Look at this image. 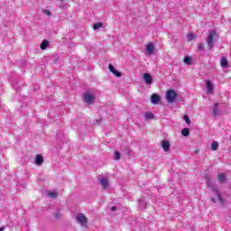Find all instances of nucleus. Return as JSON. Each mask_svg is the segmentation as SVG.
I'll return each instance as SVG.
<instances>
[{"mask_svg": "<svg viewBox=\"0 0 231 231\" xmlns=\"http://www.w3.org/2000/svg\"><path fill=\"white\" fill-rule=\"evenodd\" d=\"M217 37V32H216L215 30H211L208 32V37L206 39V42H207L209 50H214Z\"/></svg>", "mask_w": 231, "mask_h": 231, "instance_id": "nucleus-1", "label": "nucleus"}, {"mask_svg": "<svg viewBox=\"0 0 231 231\" xmlns=\"http://www.w3.org/2000/svg\"><path fill=\"white\" fill-rule=\"evenodd\" d=\"M176 97H178L176 90H174V89L167 90L166 100L169 104L174 103V100H176Z\"/></svg>", "mask_w": 231, "mask_h": 231, "instance_id": "nucleus-2", "label": "nucleus"}, {"mask_svg": "<svg viewBox=\"0 0 231 231\" xmlns=\"http://www.w3.org/2000/svg\"><path fill=\"white\" fill-rule=\"evenodd\" d=\"M207 183L208 187L212 190L214 196H216L220 203L223 204V197H221V193H219V191L214 188V184L210 180H208Z\"/></svg>", "mask_w": 231, "mask_h": 231, "instance_id": "nucleus-3", "label": "nucleus"}, {"mask_svg": "<svg viewBox=\"0 0 231 231\" xmlns=\"http://www.w3.org/2000/svg\"><path fill=\"white\" fill-rule=\"evenodd\" d=\"M76 220L78 221V223H79V225H81L82 226H88V217H86L84 216V214L82 213H78L76 215Z\"/></svg>", "mask_w": 231, "mask_h": 231, "instance_id": "nucleus-4", "label": "nucleus"}, {"mask_svg": "<svg viewBox=\"0 0 231 231\" xmlns=\"http://www.w3.org/2000/svg\"><path fill=\"white\" fill-rule=\"evenodd\" d=\"M84 100L87 104L91 105L93 104V100H95V95L87 92L84 95Z\"/></svg>", "mask_w": 231, "mask_h": 231, "instance_id": "nucleus-5", "label": "nucleus"}, {"mask_svg": "<svg viewBox=\"0 0 231 231\" xmlns=\"http://www.w3.org/2000/svg\"><path fill=\"white\" fill-rule=\"evenodd\" d=\"M99 184L101 185V187H103L104 190L109 189V180H107L106 178L100 179Z\"/></svg>", "mask_w": 231, "mask_h": 231, "instance_id": "nucleus-6", "label": "nucleus"}, {"mask_svg": "<svg viewBox=\"0 0 231 231\" xmlns=\"http://www.w3.org/2000/svg\"><path fill=\"white\" fill-rule=\"evenodd\" d=\"M162 147L165 152H169V151H171V143H169L167 140H164L162 142Z\"/></svg>", "mask_w": 231, "mask_h": 231, "instance_id": "nucleus-7", "label": "nucleus"}, {"mask_svg": "<svg viewBox=\"0 0 231 231\" xmlns=\"http://www.w3.org/2000/svg\"><path fill=\"white\" fill-rule=\"evenodd\" d=\"M108 69L111 71V73H114L116 77H122V72L116 70L115 66H113L112 64H109Z\"/></svg>", "mask_w": 231, "mask_h": 231, "instance_id": "nucleus-8", "label": "nucleus"}, {"mask_svg": "<svg viewBox=\"0 0 231 231\" xmlns=\"http://www.w3.org/2000/svg\"><path fill=\"white\" fill-rule=\"evenodd\" d=\"M139 210H144V208H147V202L145 201V199H139Z\"/></svg>", "mask_w": 231, "mask_h": 231, "instance_id": "nucleus-9", "label": "nucleus"}, {"mask_svg": "<svg viewBox=\"0 0 231 231\" xmlns=\"http://www.w3.org/2000/svg\"><path fill=\"white\" fill-rule=\"evenodd\" d=\"M42 163H44V158L42 157V155L38 154L35 157V164L38 166L42 165Z\"/></svg>", "mask_w": 231, "mask_h": 231, "instance_id": "nucleus-10", "label": "nucleus"}, {"mask_svg": "<svg viewBox=\"0 0 231 231\" xmlns=\"http://www.w3.org/2000/svg\"><path fill=\"white\" fill-rule=\"evenodd\" d=\"M152 104H160V96L158 94H152L151 97Z\"/></svg>", "mask_w": 231, "mask_h": 231, "instance_id": "nucleus-11", "label": "nucleus"}, {"mask_svg": "<svg viewBox=\"0 0 231 231\" xmlns=\"http://www.w3.org/2000/svg\"><path fill=\"white\" fill-rule=\"evenodd\" d=\"M213 116H219V103H215L214 104Z\"/></svg>", "mask_w": 231, "mask_h": 231, "instance_id": "nucleus-12", "label": "nucleus"}, {"mask_svg": "<svg viewBox=\"0 0 231 231\" xmlns=\"http://www.w3.org/2000/svg\"><path fill=\"white\" fill-rule=\"evenodd\" d=\"M143 77L146 84H151L152 82V76H151V74L144 73Z\"/></svg>", "mask_w": 231, "mask_h": 231, "instance_id": "nucleus-13", "label": "nucleus"}, {"mask_svg": "<svg viewBox=\"0 0 231 231\" xmlns=\"http://www.w3.org/2000/svg\"><path fill=\"white\" fill-rule=\"evenodd\" d=\"M146 51H147V53H149L150 55H152V53H154V44L149 43V44L146 46Z\"/></svg>", "mask_w": 231, "mask_h": 231, "instance_id": "nucleus-14", "label": "nucleus"}, {"mask_svg": "<svg viewBox=\"0 0 231 231\" xmlns=\"http://www.w3.org/2000/svg\"><path fill=\"white\" fill-rule=\"evenodd\" d=\"M207 88H208V93H213L214 92V86L212 85V82L210 80H208L206 82Z\"/></svg>", "mask_w": 231, "mask_h": 231, "instance_id": "nucleus-15", "label": "nucleus"}, {"mask_svg": "<svg viewBox=\"0 0 231 231\" xmlns=\"http://www.w3.org/2000/svg\"><path fill=\"white\" fill-rule=\"evenodd\" d=\"M218 181L220 184L225 183L226 181V175L225 173L218 174Z\"/></svg>", "mask_w": 231, "mask_h": 231, "instance_id": "nucleus-16", "label": "nucleus"}, {"mask_svg": "<svg viewBox=\"0 0 231 231\" xmlns=\"http://www.w3.org/2000/svg\"><path fill=\"white\" fill-rule=\"evenodd\" d=\"M220 66L221 68H226L228 66V60H226V58L225 57L221 58Z\"/></svg>", "mask_w": 231, "mask_h": 231, "instance_id": "nucleus-17", "label": "nucleus"}, {"mask_svg": "<svg viewBox=\"0 0 231 231\" xmlns=\"http://www.w3.org/2000/svg\"><path fill=\"white\" fill-rule=\"evenodd\" d=\"M145 120H153L154 116L151 112H146L144 115Z\"/></svg>", "mask_w": 231, "mask_h": 231, "instance_id": "nucleus-18", "label": "nucleus"}, {"mask_svg": "<svg viewBox=\"0 0 231 231\" xmlns=\"http://www.w3.org/2000/svg\"><path fill=\"white\" fill-rule=\"evenodd\" d=\"M184 63L188 64V66H190V64H192V58L189 56L184 57Z\"/></svg>", "mask_w": 231, "mask_h": 231, "instance_id": "nucleus-19", "label": "nucleus"}, {"mask_svg": "<svg viewBox=\"0 0 231 231\" xmlns=\"http://www.w3.org/2000/svg\"><path fill=\"white\" fill-rule=\"evenodd\" d=\"M49 42L48 41H43L40 46L41 50H46L49 46Z\"/></svg>", "mask_w": 231, "mask_h": 231, "instance_id": "nucleus-20", "label": "nucleus"}, {"mask_svg": "<svg viewBox=\"0 0 231 231\" xmlns=\"http://www.w3.org/2000/svg\"><path fill=\"white\" fill-rule=\"evenodd\" d=\"M181 134L182 136H189V134H190V130L189 128H184L181 131Z\"/></svg>", "mask_w": 231, "mask_h": 231, "instance_id": "nucleus-21", "label": "nucleus"}, {"mask_svg": "<svg viewBox=\"0 0 231 231\" xmlns=\"http://www.w3.org/2000/svg\"><path fill=\"white\" fill-rule=\"evenodd\" d=\"M103 26H104V23L99 22V23H94L93 28H94V30H98L99 28H102Z\"/></svg>", "mask_w": 231, "mask_h": 231, "instance_id": "nucleus-22", "label": "nucleus"}, {"mask_svg": "<svg viewBox=\"0 0 231 231\" xmlns=\"http://www.w3.org/2000/svg\"><path fill=\"white\" fill-rule=\"evenodd\" d=\"M48 196H50V198H57L59 196V193L58 192H55V191H49L48 192Z\"/></svg>", "mask_w": 231, "mask_h": 231, "instance_id": "nucleus-23", "label": "nucleus"}, {"mask_svg": "<svg viewBox=\"0 0 231 231\" xmlns=\"http://www.w3.org/2000/svg\"><path fill=\"white\" fill-rule=\"evenodd\" d=\"M218 147H219V144L217 143V142L212 143V144H211L212 151H217Z\"/></svg>", "mask_w": 231, "mask_h": 231, "instance_id": "nucleus-24", "label": "nucleus"}, {"mask_svg": "<svg viewBox=\"0 0 231 231\" xmlns=\"http://www.w3.org/2000/svg\"><path fill=\"white\" fill-rule=\"evenodd\" d=\"M42 14H44L45 15H48V17H51V12H50V10L48 9H43Z\"/></svg>", "mask_w": 231, "mask_h": 231, "instance_id": "nucleus-25", "label": "nucleus"}, {"mask_svg": "<svg viewBox=\"0 0 231 231\" xmlns=\"http://www.w3.org/2000/svg\"><path fill=\"white\" fill-rule=\"evenodd\" d=\"M196 36L194 35V34H192V33H189L188 35H187V39H188V41H194V38H195Z\"/></svg>", "mask_w": 231, "mask_h": 231, "instance_id": "nucleus-26", "label": "nucleus"}, {"mask_svg": "<svg viewBox=\"0 0 231 231\" xmlns=\"http://www.w3.org/2000/svg\"><path fill=\"white\" fill-rule=\"evenodd\" d=\"M183 118L186 124H188V125H190V118H189V116H184Z\"/></svg>", "mask_w": 231, "mask_h": 231, "instance_id": "nucleus-27", "label": "nucleus"}, {"mask_svg": "<svg viewBox=\"0 0 231 231\" xmlns=\"http://www.w3.org/2000/svg\"><path fill=\"white\" fill-rule=\"evenodd\" d=\"M199 51H205V44L204 43H199Z\"/></svg>", "mask_w": 231, "mask_h": 231, "instance_id": "nucleus-28", "label": "nucleus"}, {"mask_svg": "<svg viewBox=\"0 0 231 231\" xmlns=\"http://www.w3.org/2000/svg\"><path fill=\"white\" fill-rule=\"evenodd\" d=\"M54 217L55 219H60L61 217L60 212L57 211L56 213H54Z\"/></svg>", "mask_w": 231, "mask_h": 231, "instance_id": "nucleus-29", "label": "nucleus"}, {"mask_svg": "<svg viewBox=\"0 0 231 231\" xmlns=\"http://www.w3.org/2000/svg\"><path fill=\"white\" fill-rule=\"evenodd\" d=\"M115 160H120V152H115Z\"/></svg>", "mask_w": 231, "mask_h": 231, "instance_id": "nucleus-30", "label": "nucleus"}, {"mask_svg": "<svg viewBox=\"0 0 231 231\" xmlns=\"http://www.w3.org/2000/svg\"><path fill=\"white\" fill-rule=\"evenodd\" d=\"M111 210H112V212L116 211V207H112V208H111Z\"/></svg>", "mask_w": 231, "mask_h": 231, "instance_id": "nucleus-31", "label": "nucleus"}, {"mask_svg": "<svg viewBox=\"0 0 231 231\" xmlns=\"http://www.w3.org/2000/svg\"><path fill=\"white\" fill-rule=\"evenodd\" d=\"M211 201H212L213 203H216V199L212 198V199H211Z\"/></svg>", "mask_w": 231, "mask_h": 231, "instance_id": "nucleus-32", "label": "nucleus"}, {"mask_svg": "<svg viewBox=\"0 0 231 231\" xmlns=\"http://www.w3.org/2000/svg\"><path fill=\"white\" fill-rule=\"evenodd\" d=\"M0 231H5V227H0Z\"/></svg>", "mask_w": 231, "mask_h": 231, "instance_id": "nucleus-33", "label": "nucleus"}, {"mask_svg": "<svg viewBox=\"0 0 231 231\" xmlns=\"http://www.w3.org/2000/svg\"><path fill=\"white\" fill-rule=\"evenodd\" d=\"M97 124H100V121H97Z\"/></svg>", "mask_w": 231, "mask_h": 231, "instance_id": "nucleus-34", "label": "nucleus"}]
</instances>
